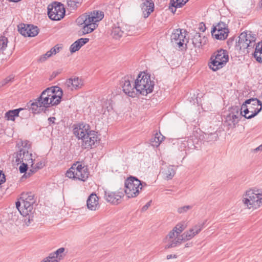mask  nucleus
Listing matches in <instances>:
<instances>
[{
    "mask_svg": "<svg viewBox=\"0 0 262 262\" xmlns=\"http://www.w3.org/2000/svg\"><path fill=\"white\" fill-rule=\"evenodd\" d=\"M123 92L127 96L135 97L138 95L146 96L151 93L155 86L154 81L151 80L150 75L140 73L136 79L132 75H127L120 82Z\"/></svg>",
    "mask_w": 262,
    "mask_h": 262,
    "instance_id": "1",
    "label": "nucleus"
},
{
    "mask_svg": "<svg viewBox=\"0 0 262 262\" xmlns=\"http://www.w3.org/2000/svg\"><path fill=\"white\" fill-rule=\"evenodd\" d=\"M74 135L82 140V147L91 148L96 146L99 141L97 133L90 129V125L88 124H79L74 129Z\"/></svg>",
    "mask_w": 262,
    "mask_h": 262,
    "instance_id": "2",
    "label": "nucleus"
},
{
    "mask_svg": "<svg viewBox=\"0 0 262 262\" xmlns=\"http://www.w3.org/2000/svg\"><path fill=\"white\" fill-rule=\"evenodd\" d=\"M104 17L103 12L94 11L89 13H84L78 17L76 21L78 25H83L81 35H84L93 32L97 27L99 22Z\"/></svg>",
    "mask_w": 262,
    "mask_h": 262,
    "instance_id": "3",
    "label": "nucleus"
},
{
    "mask_svg": "<svg viewBox=\"0 0 262 262\" xmlns=\"http://www.w3.org/2000/svg\"><path fill=\"white\" fill-rule=\"evenodd\" d=\"M62 96V91L61 88L52 86L44 90L37 99V101L43 107L48 108L58 104L61 101Z\"/></svg>",
    "mask_w": 262,
    "mask_h": 262,
    "instance_id": "4",
    "label": "nucleus"
},
{
    "mask_svg": "<svg viewBox=\"0 0 262 262\" xmlns=\"http://www.w3.org/2000/svg\"><path fill=\"white\" fill-rule=\"evenodd\" d=\"M35 202L34 195L32 192L23 193L19 201L16 202V207L21 215H28L30 212H34Z\"/></svg>",
    "mask_w": 262,
    "mask_h": 262,
    "instance_id": "5",
    "label": "nucleus"
},
{
    "mask_svg": "<svg viewBox=\"0 0 262 262\" xmlns=\"http://www.w3.org/2000/svg\"><path fill=\"white\" fill-rule=\"evenodd\" d=\"M262 110V102L257 98H252L246 100L241 106L244 116L248 119L256 116Z\"/></svg>",
    "mask_w": 262,
    "mask_h": 262,
    "instance_id": "6",
    "label": "nucleus"
},
{
    "mask_svg": "<svg viewBox=\"0 0 262 262\" xmlns=\"http://www.w3.org/2000/svg\"><path fill=\"white\" fill-rule=\"evenodd\" d=\"M210 60L208 63L209 68L213 71H216L225 66L228 61V53L225 50H219L214 52Z\"/></svg>",
    "mask_w": 262,
    "mask_h": 262,
    "instance_id": "7",
    "label": "nucleus"
},
{
    "mask_svg": "<svg viewBox=\"0 0 262 262\" xmlns=\"http://www.w3.org/2000/svg\"><path fill=\"white\" fill-rule=\"evenodd\" d=\"M66 174L69 178L84 182L89 177V172L86 166L80 164L79 162H77L72 165Z\"/></svg>",
    "mask_w": 262,
    "mask_h": 262,
    "instance_id": "8",
    "label": "nucleus"
},
{
    "mask_svg": "<svg viewBox=\"0 0 262 262\" xmlns=\"http://www.w3.org/2000/svg\"><path fill=\"white\" fill-rule=\"evenodd\" d=\"M242 202L247 208L256 209L262 204V193L250 189L244 195Z\"/></svg>",
    "mask_w": 262,
    "mask_h": 262,
    "instance_id": "9",
    "label": "nucleus"
},
{
    "mask_svg": "<svg viewBox=\"0 0 262 262\" xmlns=\"http://www.w3.org/2000/svg\"><path fill=\"white\" fill-rule=\"evenodd\" d=\"M205 223H199L189 230L186 231L179 237L174 239L168 247H176L180 245L182 242H186L192 239L194 236L199 234L203 229Z\"/></svg>",
    "mask_w": 262,
    "mask_h": 262,
    "instance_id": "10",
    "label": "nucleus"
},
{
    "mask_svg": "<svg viewBox=\"0 0 262 262\" xmlns=\"http://www.w3.org/2000/svg\"><path fill=\"white\" fill-rule=\"evenodd\" d=\"M125 187L124 192L126 196L129 198H135L139 195V189L142 188V184L136 177L130 176L125 180Z\"/></svg>",
    "mask_w": 262,
    "mask_h": 262,
    "instance_id": "11",
    "label": "nucleus"
},
{
    "mask_svg": "<svg viewBox=\"0 0 262 262\" xmlns=\"http://www.w3.org/2000/svg\"><path fill=\"white\" fill-rule=\"evenodd\" d=\"M65 12L64 6L60 3L55 2L48 7V16L53 20H61L64 16Z\"/></svg>",
    "mask_w": 262,
    "mask_h": 262,
    "instance_id": "12",
    "label": "nucleus"
},
{
    "mask_svg": "<svg viewBox=\"0 0 262 262\" xmlns=\"http://www.w3.org/2000/svg\"><path fill=\"white\" fill-rule=\"evenodd\" d=\"M212 36L218 40H225L228 36L229 30L225 23L220 21L216 25L213 26L211 31Z\"/></svg>",
    "mask_w": 262,
    "mask_h": 262,
    "instance_id": "13",
    "label": "nucleus"
},
{
    "mask_svg": "<svg viewBox=\"0 0 262 262\" xmlns=\"http://www.w3.org/2000/svg\"><path fill=\"white\" fill-rule=\"evenodd\" d=\"M15 161L17 164L21 162L28 163L31 166L34 165L33 160L32 158V154L29 153L27 147H23L16 153Z\"/></svg>",
    "mask_w": 262,
    "mask_h": 262,
    "instance_id": "14",
    "label": "nucleus"
},
{
    "mask_svg": "<svg viewBox=\"0 0 262 262\" xmlns=\"http://www.w3.org/2000/svg\"><path fill=\"white\" fill-rule=\"evenodd\" d=\"M182 31V30L180 29H175L171 35V42L179 48L183 47V45L188 42L186 38V33H183Z\"/></svg>",
    "mask_w": 262,
    "mask_h": 262,
    "instance_id": "15",
    "label": "nucleus"
},
{
    "mask_svg": "<svg viewBox=\"0 0 262 262\" xmlns=\"http://www.w3.org/2000/svg\"><path fill=\"white\" fill-rule=\"evenodd\" d=\"M20 33L25 37H34L39 33V29L33 25L20 24L18 26Z\"/></svg>",
    "mask_w": 262,
    "mask_h": 262,
    "instance_id": "16",
    "label": "nucleus"
},
{
    "mask_svg": "<svg viewBox=\"0 0 262 262\" xmlns=\"http://www.w3.org/2000/svg\"><path fill=\"white\" fill-rule=\"evenodd\" d=\"M236 114L233 112H231L228 114L224 121L225 125L228 126V128H233L235 127L236 124L238 122L239 120L238 119V115L239 113V109L236 108L234 109Z\"/></svg>",
    "mask_w": 262,
    "mask_h": 262,
    "instance_id": "17",
    "label": "nucleus"
},
{
    "mask_svg": "<svg viewBox=\"0 0 262 262\" xmlns=\"http://www.w3.org/2000/svg\"><path fill=\"white\" fill-rule=\"evenodd\" d=\"M124 196L122 191L112 192L110 191H105L104 197L107 202L114 204H118L120 202V199Z\"/></svg>",
    "mask_w": 262,
    "mask_h": 262,
    "instance_id": "18",
    "label": "nucleus"
},
{
    "mask_svg": "<svg viewBox=\"0 0 262 262\" xmlns=\"http://www.w3.org/2000/svg\"><path fill=\"white\" fill-rule=\"evenodd\" d=\"M250 48L248 40V34L246 32L242 33L238 36V40L236 42L235 49L238 51H242Z\"/></svg>",
    "mask_w": 262,
    "mask_h": 262,
    "instance_id": "19",
    "label": "nucleus"
},
{
    "mask_svg": "<svg viewBox=\"0 0 262 262\" xmlns=\"http://www.w3.org/2000/svg\"><path fill=\"white\" fill-rule=\"evenodd\" d=\"M68 88H71V90H78L83 85V82L81 79L78 77L71 78L68 79L65 83Z\"/></svg>",
    "mask_w": 262,
    "mask_h": 262,
    "instance_id": "20",
    "label": "nucleus"
},
{
    "mask_svg": "<svg viewBox=\"0 0 262 262\" xmlns=\"http://www.w3.org/2000/svg\"><path fill=\"white\" fill-rule=\"evenodd\" d=\"M144 18H147L154 9V3L151 0H146L141 5Z\"/></svg>",
    "mask_w": 262,
    "mask_h": 262,
    "instance_id": "21",
    "label": "nucleus"
},
{
    "mask_svg": "<svg viewBox=\"0 0 262 262\" xmlns=\"http://www.w3.org/2000/svg\"><path fill=\"white\" fill-rule=\"evenodd\" d=\"M192 41L195 48H200L207 43L208 39L205 36H201L199 33H196L193 35Z\"/></svg>",
    "mask_w": 262,
    "mask_h": 262,
    "instance_id": "22",
    "label": "nucleus"
},
{
    "mask_svg": "<svg viewBox=\"0 0 262 262\" xmlns=\"http://www.w3.org/2000/svg\"><path fill=\"white\" fill-rule=\"evenodd\" d=\"M64 250V248H60L55 252L50 253L48 257L44 258L40 262H58V258L60 259V257H61V255H59L63 253Z\"/></svg>",
    "mask_w": 262,
    "mask_h": 262,
    "instance_id": "23",
    "label": "nucleus"
},
{
    "mask_svg": "<svg viewBox=\"0 0 262 262\" xmlns=\"http://www.w3.org/2000/svg\"><path fill=\"white\" fill-rule=\"evenodd\" d=\"M98 200L96 194H91L87 200L88 208L91 210H96L99 207Z\"/></svg>",
    "mask_w": 262,
    "mask_h": 262,
    "instance_id": "24",
    "label": "nucleus"
},
{
    "mask_svg": "<svg viewBox=\"0 0 262 262\" xmlns=\"http://www.w3.org/2000/svg\"><path fill=\"white\" fill-rule=\"evenodd\" d=\"M24 110V108H19L13 110H10L6 112L5 115V118L7 120L14 121L15 118L16 117H18L19 112Z\"/></svg>",
    "mask_w": 262,
    "mask_h": 262,
    "instance_id": "25",
    "label": "nucleus"
},
{
    "mask_svg": "<svg viewBox=\"0 0 262 262\" xmlns=\"http://www.w3.org/2000/svg\"><path fill=\"white\" fill-rule=\"evenodd\" d=\"M180 236H177V233L176 231H173V229L171 230L168 234L166 236L164 241L165 243H168V244L165 246L166 249L172 248V247H168L170 245L173 241L177 239Z\"/></svg>",
    "mask_w": 262,
    "mask_h": 262,
    "instance_id": "26",
    "label": "nucleus"
},
{
    "mask_svg": "<svg viewBox=\"0 0 262 262\" xmlns=\"http://www.w3.org/2000/svg\"><path fill=\"white\" fill-rule=\"evenodd\" d=\"M165 137L160 132L156 133L150 140V144L154 147H158Z\"/></svg>",
    "mask_w": 262,
    "mask_h": 262,
    "instance_id": "27",
    "label": "nucleus"
},
{
    "mask_svg": "<svg viewBox=\"0 0 262 262\" xmlns=\"http://www.w3.org/2000/svg\"><path fill=\"white\" fill-rule=\"evenodd\" d=\"M253 56L257 62H262V41L256 45Z\"/></svg>",
    "mask_w": 262,
    "mask_h": 262,
    "instance_id": "28",
    "label": "nucleus"
},
{
    "mask_svg": "<svg viewBox=\"0 0 262 262\" xmlns=\"http://www.w3.org/2000/svg\"><path fill=\"white\" fill-rule=\"evenodd\" d=\"M162 173L165 180H171L175 174V171L173 166H169L166 169H164Z\"/></svg>",
    "mask_w": 262,
    "mask_h": 262,
    "instance_id": "29",
    "label": "nucleus"
},
{
    "mask_svg": "<svg viewBox=\"0 0 262 262\" xmlns=\"http://www.w3.org/2000/svg\"><path fill=\"white\" fill-rule=\"evenodd\" d=\"M28 107L29 111H31L33 114L39 113L41 110H43V108H41V107H43L42 106L39 104V103H38L37 99L35 100V102L31 103L30 105L28 106Z\"/></svg>",
    "mask_w": 262,
    "mask_h": 262,
    "instance_id": "30",
    "label": "nucleus"
},
{
    "mask_svg": "<svg viewBox=\"0 0 262 262\" xmlns=\"http://www.w3.org/2000/svg\"><path fill=\"white\" fill-rule=\"evenodd\" d=\"M124 33V31L122 30L121 27L115 26L113 28L112 31V35L114 38L116 39L121 37Z\"/></svg>",
    "mask_w": 262,
    "mask_h": 262,
    "instance_id": "31",
    "label": "nucleus"
},
{
    "mask_svg": "<svg viewBox=\"0 0 262 262\" xmlns=\"http://www.w3.org/2000/svg\"><path fill=\"white\" fill-rule=\"evenodd\" d=\"M82 0H67V5L71 10H76L80 7Z\"/></svg>",
    "mask_w": 262,
    "mask_h": 262,
    "instance_id": "32",
    "label": "nucleus"
},
{
    "mask_svg": "<svg viewBox=\"0 0 262 262\" xmlns=\"http://www.w3.org/2000/svg\"><path fill=\"white\" fill-rule=\"evenodd\" d=\"M24 219L23 220L24 224L26 226H29L34 221V212H30L28 215H23Z\"/></svg>",
    "mask_w": 262,
    "mask_h": 262,
    "instance_id": "33",
    "label": "nucleus"
},
{
    "mask_svg": "<svg viewBox=\"0 0 262 262\" xmlns=\"http://www.w3.org/2000/svg\"><path fill=\"white\" fill-rule=\"evenodd\" d=\"M189 0H170V5L175 8H182Z\"/></svg>",
    "mask_w": 262,
    "mask_h": 262,
    "instance_id": "34",
    "label": "nucleus"
},
{
    "mask_svg": "<svg viewBox=\"0 0 262 262\" xmlns=\"http://www.w3.org/2000/svg\"><path fill=\"white\" fill-rule=\"evenodd\" d=\"M186 226L183 223L178 224L173 228V231L177 233V236H180V234L185 230Z\"/></svg>",
    "mask_w": 262,
    "mask_h": 262,
    "instance_id": "35",
    "label": "nucleus"
},
{
    "mask_svg": "<svg viewBox=\"0 0 262 262\" xmlns=\"http://www.w3.org/2000/svg\"><path fill=\"white\" fill-rule=\"evenodd\" d=\"M44 166V164L41 162H39L34 166H31V169L30 170V172L28 173V175H30V173H33L35 172L38 169L42 168Z\"/></svg>",
    "mask_w": 262,
    "mask_h": 262,
    "instance_id": "36",
    "label": "nucleus"
},
{
    "mask_svg": "<svg viewBox=\"0 0 262 262\" xmlns=\"http://www.w3.org/2000/svg\"><path fill=\"white\" fill-rule=\"evenodd\" d=\"M8 39L4 36H0V50H4L7 47Z\"/></svg>",
    "mask_w": 262,
    "mask_h": 262,
    "instance_id": "37",
    "label": "nucleus"
},
{
    "mask_svg": "<svg viewBox=\"0 0 262 262\" xmlns=\"http://www.w3.org/2000/svg\"><path fill=\"white\" fill-rule=\"evenodd\" d=\"M80 46H79V43L76 42L75 41L74 43H73L70 48V51L71 53H73L75 52L78 51L80 49Z\"/></svg>",
    "mask_w": 262,
    "mask_h": 262,
    "instance_id": "38",
    "label": "nucleus"
},
{
    "mask_svg": "<svg viewBox=\"0 0 262 262\" xmlns=\"http://www.w3.org/2000/svg\"><path fill=\"white\" fill-rule=\"evenodd\" d=\"M256 37L254 35H252L250 33L248 34V43L250 45L251 48H253L255 46Z\"/></svg>",
    "mask_w": 262,
    "mask_h": 262,
    "instance_id": "39",
    "label": "nucleus"
},
{
    "mask_svg": "<svg viewBox=\"0 0 262 262\" xmlns=\"http://www.w3.org/2000/svg\"><path fill=\"white\" fill-rule=\"evenodd\" d=\"M61 48L62 47L61 46H60L59 45H57L52 48H51L50 51H49L50 54H48L50 55H51V56H52L53 55H55L56 53H58L60 51Z\"/></svg>",
    "mask_w": 262,
    "mask_h": 262,
    "instance_id": "40",
    "label": "nucleus"
},
{
    "mask_svg": "<svg viewBox=\"0 0 262 262\" xmlns=\"http://www.w3.org/2000/svg\"><path fill=\"white\" fill-rule=\"evenodd\" d=\"M14 78V76L13 75H10L7 77L5 79H4L1 82V85L4 86L8 84L9 82H12Z\"/></svg>",
    "mask_w": 262,
    "mask_h": 262,
    "instance_id": "41",
    "label": "nucleus"
},
{
    "mask_svg": "<svg viewBox=\"0 0 262 262\" xmlns=\"http://www.w3.org/2000/svg\"><path fill=\"white\" fill-rule=\"evenodd\" d=\"M191 208L192 206L190 205H186L183 207H181L178 209V212L179 213H183L187 212L189 209Z\"/></svg>",
    "mask_w": 262,
    "mask_h": 262,
    "instance_id": "42",
    "label": "nucleus"
},
{
    "mask_svg": "<svg viewBox=\"0 0 262 262\" xmlns=\"http://www.w3.org/2000/svg\"><path fill=\"white\" fill-rule=\"evenodd\" d=\"M21 165L19 167V170L20 173L26 172L28 170V165L29 164L28 163L21 162Z\"/></svg>",
    "mask_w": 262,
    "mask_h": 262,
    "instance_id": "43",
    "label": "nucleus"
},
{
    "mask_svg": "<svg viewBox=\"0 0 262 262\" xmlns=\"http://www.w3.org/2000/svg\"><path fill=\"white\" fill-rule=\"evenodd\" d=\"M48 54H50L49 51L46 54L40 56L39 59H38V61L40 62H43L45 61L48 58L52 56L51 55H50Z\"/></svg>",
    "mask_w": 262,
    "mask_h": 262,
    "instance_id": "44",
    "label": "nucleus"
},
{
    "mask_svg": "<svg viewBox=\"0 0 262 262\" xmlns=\"http://www.w3.org/2000/svg\"><path fill=\"white\" fill-rule=\"evenodd\" d=\"M89 41V38H81L76 40V42L79 43V46H80V48L86 43H88Z\"/></svg>",
    "mask_w": 262,
    "mask_h": 262,
    "instance_id": "45",
    "label": "nucleus"
},
{
    "mask_svg": "<svg viewBox=\"0 0 262 262\" xmlns=\"http://www.w3.org/2000/svg\"><path fill=\"white\" fill-rule=\"evenodd\" d=\"M151 203V201H150L148 202H147L144 206H143V207L141 209V211L144 212L146 211L150 206Z\"/></svg>",
    "mask_w": 262,
    "mask_h": 262,
    "instance_id": "46",
    "label": "nucleus"
},
{
    "mask_svg": "<svg viewBox=\"0 0 262 262\" xmlns=\"http://www.w3.org/2000/svg\"><path fill=\"white\" fill-rule=\"evenodd\" d=\"M6 181L5 176L2 173V171H0V185L5 182Z\"/></svg>",
    "mask_w": 262,
    "mask_h": 262,
    "instance_id": "47",
    "label": "nucleus"
},
{
    "mask_svg": "<svg viewBox=\"0 0 262 262\" xmlns=\"http://www.w3.org/2000/svg\"><path fill=\"white\" fill-rule=\"evenodd\" d=\"M199 29L200 31L204 32L206 30L205 25L203 23H201L200 24Z\"/></svg>",
    "mask_w": 262,
    "mask_h": 262,
    "instance_id": "48",
    "label": "nucleus"
},
{
    "mask_svg": "<svg viewBox=\"0 0 262 262\" xmlns=\"http://www.w3.org/2000/svg\"><path fill=\"white\" fill-rule=\"evenodd\" d=\"M177 257V255H176V254H169V255H167V256H166V258L167 259H170L171 258H176Z\"/></svg>",
    "mask_w": 262,
    "mask_h": 262,
    "instance_id": "49",
    "label": "nucleus"
},
{
    "mask_svg": "<svg viewBox=\"0 0 262 262\" xmlns=\"http://www.w3.org/2000/svg\"><path fill=\"white\" fill-rule=\"evenodd\" d=\"M56 120V118L54 117H49L48 118V120L50 122H51L52 123H55V121Z\"/></svg>",
    "mask_w": 262,
    "mask_h": 262,
    "instance_id": "50",
    "label": "nucleus"
},
{
    "mask_svg": "<svg viewBox=\"0 0 262 262\" xmlns=\"http://www.w3.org/2000/svg\"><path fill=\"white\" fill-rule=\"evenodd\" d=\"M176 8H175V7H172L171 5H170V2L169 3V9H171V11L172 13H174L176 11Z\"/></svg>",
    "mask_w": 262,
    "mask_h": 262,
    "instance_id": "51",
    "label": "nucleus"
},
{
    "mask_svg": "<svg viewBox=\"0 0 262 262\" xmlns=\"http://www.w3.org/2000/svg\"><path fill=\"white\" fill-rule=\"evenodd\" d=\"M192 245H193L192 242H189L185 244V248L191 247L192 246Z\"/></svg>",
    "mask_w": 262,
    "mask_h": 262,
    "instance_id": "52",
    "label": "nucleus"
},
{
    "mask_svg": "<svg viewBox=\"0 0 262 262\" xmlns=\"http://www.w3.org/2000/svg\"><path fill=\"white\" fill-rule=\"evenodd\" d=\"M255 151H261L262 150V144L255 149Z\"/></svg>",
    "mask_w": 262,
    "mask_h": 262,
    "instance_id": "53",
    "label": "nucleus"
},
{
    "mask_svg": "<svg viewBox=\"0 0 262 262\" xmlns=\"http://www.w3.org/2000/svg\"><path fill=\"white\" fill-rule=\"evenodd\" d=\"M57 74H58V72H56V73H55V72H53V75L54 77L56 76V75H57Z\"/></svg>",
    "mask_w": 262,
    "mask_h": 262,
    "instance_id": "54",
    "label": "nucleus"
},
{
    "mask_svg": "<svg viewBox=\"0 0 262 262\" xmlns=\"http://www.w3.org/2000/svg\"><path fill=\"white\" fill-rule=\"evenodd\" d=\"M243 112V110H241V113H240V115H239V116H241V115H242L244 116V115H242Z\"/></svg>",
    "mask_w": 262,
    "mask_h": 262,
    "instance_id": "55",
    "label": "nucleus"
},
{
    "mask_svg": "<svg viewBox=\"0 0 262 262\" xmlns=\"http://www.w3.org/2000/svg\"><path fill=\"white\" fill-rule=\"evenodd\" d=\"M260 4H261V6H262V0L260 2Z\"/></svg>",
    "mask_w": 262,
    "mask_h": 262,
    "instance_id": "56",
    "label": "nucleus"
}]
</instances>
